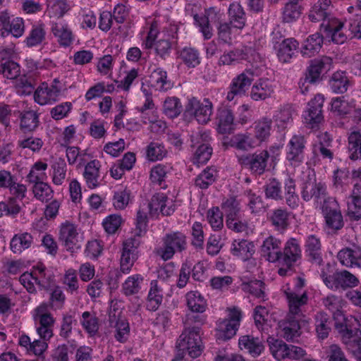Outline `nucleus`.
I'll return each mask as SVG.
<instances>
[{
  "instance_id": "1",
  "label": "nucleus",
  "mask_w": 361,
  "mask_h": 361,
  "mask_svg": "<svg viewBox=\"0 0 361 361\" xmlns=\"http://www.w3.org/2000/svg\"><path fill=\"white\" fill-rule=\"evenodd\" d=\"M53 327L51 326L37 325L36 331L40 338L31 341L27 335L22 334L18 338V345L23 348L25 353L29 355L43 357L44 352L48 348L47 341L54 335Z\"/></svg>"
},
{
  "instance_id": "2",
  "label": "nucleus",
  "mask_w": 361,
  "mask_h": 361,
  "mask_svg": "<svg viewBox=\"0 0 361 361\" xmlns=\"http://www.w3.org/2000/svg\"><path fill=\"white\" fill-rule=\"evenodd\" d=\"M212 111L213 104L208 98L201 102L196 97H192L185 106L183 117L186 121L195 118L199 123L206 124L210 121Z\"/></svg>"
},
{
  "instance_id": "3",
  "label": "nucleus",
  "mask_w": 361,
  "mask_h": 361,
  "mask_svg": "<svg viewBox=\"0 0 361 361\" xmlns=\"http://www.w3.org/2000/svg\"><path fill=\"white\" fill-rule=\"evenodd\" d=\"M227 318L219 319L216 323V338L219 341H225L233 337L240 326L242 312L236 307H228Z\"/></svg>"
},
{
  "instance_id": "4",
  "label": "nucleus",
  "mask_w": 361,
  "mask_h": 361,
  "mask_svg": "<svg viewBox=\"0 0 361 361\" xmlns=\"http://www.w3.org/2000/svg\"><path fill=\"white\" fill-rule=\"evenodd\" d=\"M267 342L271 354L278 361L286 358L297 360L302 357L305 355V350L302 348L288 345L282 340L273 336H269L267 339Z\"/></svg>"
},
{
  "instance_id": "5",
  "label": "nucleus",
  "mask_w": 361,
  "mask_h": 361,
  "mask_svg": "<svg viewBox=\"0 0 361 361\" xmlns=\"http://www.w3.org/2000/svg\"><path fill=\"white\" fill-rule=\"evenodd\" d=\"M269 157V152L264 149L238 157V161L242 167L248 169L252 174L261 176L267 171Z\"/></svg>"
},
{
  "instance_id": "6",
  "label": "nucleus",
  "mask_w": 361,
  "mask_h": 361,
  "mask_svg": "<svg viewBox=\"0 0 361 361\" xmlns=\"http://www.w3.org/2000/svg\"><path fill=\"white\" fill-rule=\"evenodd\" d=\"M211 139L210 132L207 130H200L191 135V146L200 145L193 157L194 164H204L210 159L213 149L208 142Z\"/></svg>"
},
{
  "instance_id": "7",
  "label": "nucleus",
  "mask_w": 361,
  "mask_h": 361,
  "mask_svg": "<svg viewBox=\"0 0 361 361\" xmlns=\"http://www.w3.org/2000/svg\"><path fill=\"white\" fill-rule=\"evenodd\" d=\"M272 43L279 60L288 63L294 56L298 42L294 38H284L279 31L272 32Z\"/></svg>"
},
{
  "instance_id": "8",
  "label": "nucleus",
  "mask_w": 361,
  "mask_h": 361,
  "mask_svg": "<svg viewBox=\"0 0 361 361\" xmlns=\"http://www.w3.org/2000/svg\"><path fill=\"white\" fill-rule=\"evenodd\" d=\"M322 209L326 225L329 228L338 231L344 226L339 205L334 198L328 197L325 199Z\"/></svg>"
},
{
  "instance_id": "9",
  "label": "nucleus",
  "mask_w": 361,
  "mask_h": 361,
  "mask_svg": "<svg viewBox=\"0 0 361 361\" xmlns=\"http://www.w3.org/2000/svg\"><path fill=\"white\" fill-rule=\"evenodd\" d=\"M324 97L321 94H317L308 103L306 110L303 114L305 123L312 129L318 128L324 121L323 104Z\"/></svg>"
},
{
  "instance_id": "10",
  "label": "nucleus",
  "mask_w": 361,
  "mask_h": 361,
  "mask_svg": "<svg viewBox=\"0 0 361 361\" xmlns=\"http://www.w3.org/2000/svg\"><path fill=\"white\" fill-rule=\"evenodd\" d=\"M285 295L288 306V312L286 316L290 318H296L299 320H307L303 311V308L308 301L306 292L299 295L295 292L288 289L285 291Z\"/></svg>"
},
{
  "instance_id": "11",
  "label": "nucleus",
  "mask_w": 361,
  "mask_h": 361,
  "mask_svg": "<svg viewBox=\"0 0 361 361\" xmlns=\"http://www.w3.org/2000/svg\"><path fill=\"white\" fill-rule=\"evenodd\" d=\"M306 140L302 135H295L287 145L286 159L294 167L298 166L304 161V149Z\"/></svg>"
},
{
  "instance_id": "12",
  "label": "nucleus",
  "mask_w": 361,
  "mask_h": 361,
  "mask_svg": "<svg viewBox=\"0 0 361 361\" xmlns=\"http://www.w3.org/2000/svg\"><path fill=\"white\" fill-rule=\"evenodd\" d=\"M221 18V14L219 10H216L214 7L206 9L202 16L195 15V23L199 27L200 31L205 39H209L213 36V29L211 23H219Z\"/></svg>"
},
{
  "instance_id": "13",
  "label": "nucleus",
  "mask_w": 361,
  "mask_h": 361,
  "mask_svg": "<svg viewBox=\"0 0 361 361\" xmlns=\"http://www.w3.org/2000/svg\"><path fill=\"white\" fill-rule=\"evenodd\" d=\"M333 8L331 0H317L309 11L308 18L313 23H327L336 18L332 16Z\"/></svg>"
},
{
  "instance_id": "14",
  "label": "nucleus",
  "mask_w": 361,
  "mask_h": 361,
  "mask_svg": "<svg viewBox=\"0 0 361 361\" xmlns=\"http://www.w3.org/2000/svg\"><path fill=\"white\" fill-rule=\"evenodd\" d=\"M59 240L68 251L74 252L80 247L76 226L69 221L61 224Z\"/></svg>"
},
{
  "instance_id": "15",
  "label": "nucleus",
  "mask_w": 361,
  "mask_h": 361,
  "mask_svg": "<svg viewBox=\"0 0 361 361\" xmlns=\"http://www.w3.org/2000/svg\"><path fill=\"white\" fill-rule=\"evenodd\" d=\"M252 81L253 74L250 71H246L237 75L232 80L229 86L226 99L231 102L236 96L244 94L251 85Z\"/></svg>"
},
{
  "instance_id": "16",
  "label": "nucleus",
  "mask_w": 361,
  "mask_h": 361,
  "mask_svg": "<svg viewBox=\"0 0 361 361\" xmlns=\"http://www.w3.org/2000/svg\"><path fill=\"white\" fill-rule=\"evenodd\" d=\"M351 323L352 320L336 326L341 335L342 342L350 353L361 347V331L358 329H350Z\"/></svg>"
},
{
  "instance_id": "17",
  "label": "nucleus",
  "mask_w": 361,
  "mask_h": 361,
  "mask_svg": "<svg viewBox=\"0 0 361 361\" xmlns=\"http://www.w3.org/2000/svg\"><path fill=\"white\" fill-rule=\"evenodd\" d=\"M201 338L195 329H185L182 338V351L192 358L197 357L202 353Z\"/></svg>"
},
{
  "instance_id": "18",
  "label": "nucleus",
  "mask_w": 361,
  "mask_h": 361,
  "mask_svg": "<svg viewBox=\"0 0 361 361\" xmlns=\"http://www.w3.org/2000/svg\"><path fill=\"white\" fill-rule=\"evenodd\" d=\"M176 248H180V238L178 233L166 234L163 238V244L156 247L154 252L166 261L174 255Z\"/></svg>"
},
{
  "instance_id": "19",
  "label": "nucleus",
  "mask_w": 361,
  "mask_h": 361,
  "mask_svg": "<svg viewBox=\"0 0 361 361\" xmlns=\"http://www.w3.org/2000/svg\"><path fill=\"white\" fill-rule=\"evenodd\" d=\"M281 246V240L272 235L269 236L264 240L261 246L262 255L269 262L274 263L279 261L282 257Z\"/></svg>"
},
{
  "instance_id": "20",
  "label": "nucleus",
  "mask_w": 361,
  "mask_h": 361,
  "mask_svg": "<svg viewBox=\"0 0 361 361\" xmlns=\"http://www.w3.org/2000/svg\"><path fill=\"white\" fill-rule=\"evenodd\" d=\"M215 123L220 134H231L234 130V115L231 109L224 107L217 110Z\"/></svg>"
},
{
  "instance_id": "21",
  "label": "nucleus",
  "mask_w": 361,
  "mask_h": 361,
  "mask_svg": "<svg viewBox=\"0 0 361 361\" xmlns=\"http://www.w3.org/2000/svg\"><path fill=\"white\" fill-rule=\"evenodd\" d=\"M307 322V320H299L286 316L284 319L279 322V326L283 333L282 336L289 341L300 336L301 326Z\"/></svg>"
},
{
  "instance_id": "22",
  "label": "nucleus",
  "mask_w": 361,
  "mask_h": 361,
  "mask_svg": "<svg viewBox=\"0 0 361 361\" xmlns=\"http://www.w3.org/2000/svg\"><path fill=\"white\" fill-rule=\"evenodd\" d=\"M300 246L295 238L288 240L282 252L281 257L282 264L288 269H291L295 263L301 259Z\"/></svg>"
},
{
  "instance_id": "23",
  "label": "nucleus",
  "mask_w": 361,
  "mask_h": 361,
  "mask_svg": "<svg viewBox=\"0 0 361 361\" xmlns=\"http://www.w3.org/2000/svg\"><path fill=\"white\" fill-rule=\"evenodd\" d=\"M331 63L332 59L327 56L312 61L307 68L305 82H308L310 84L315 83L320 79L323 71L329 69Z\"/></svg>"
},
{
  "instance_id": "24",
  "label": "nucleus",
  "mask_w": 361,
  "mask_h": 361,
  "mask_svg": "<svg viewBox=\"0 0 361 361\" xmlns=\"http://www.w3.org/2000/svg\"><path fill=\"white\" fill-rule=\"evenodd\" d=\"M323 303L329 310L332 312L335 320V326L343 324V322H350L351 320L356 321L352 316L348 318L344 315L341 310L343 301L340 298L334 295L327 296L323 300Z\"/></svg>"
},
{
  "instance_id": "25",
  "label": "nucleus",
  "mask_w": 361,
  "mask_h": 361,
  "mask_svg": "<svg viewBox=\"0 0 361 361\" xmlns=\"http://www.w3.org/2000/svg\"><path fill=\"white\" fill-rule=\"evenodd\" d=\"M332 138L326 132L318 136L317 142L312 146V153L315 157H320L323 159L331 161L334 159V152L331 149Z\"/></svg>"
},
{
  "instance_id": "26",
  "label": "nucleus",
  "mask_w": 361,
  "mask_h": 361,
  "mask_svg": "<svg viewBox=\"0 0 361 361\" xmlns=\"http://www.w3.org/2000/svg\"><path fill=\"white\" fill-rule=\"evenodd\" d=\"M320 27L321 30L325 32L326 37H331L334 42L341 44L346 41L347 37L342 30L343 23L337 18L329 20L321 24Z\"/></svg>"
},
{
  "instance_id": "27",
  "label": "nucleus",
  "mask_w": 361,
  "mask_h": 361,
  "mask_svg": "<svg viewBox=\"0 0 361 361\" xmlns=\"http://www.w3.org/2000/svg\"><path fill=\"white\" fill-rule=\"evenodd\" d=\"M60 93L61 89L49 87L47 82H43L35 90L34 99L37 104L44 105L56 102Z\"/></svg>"
},
{
  "instance_id": "28",
  "label": "nucleus",
  "mask_w": 361,
  "mask_h": 361,
  "mask_svg": "<svg viewBox=\"0 0 361 361\" xmlns=\"http://www.w3.org/2000/svg\"><path fill=\"white\" fill-rule=\"evenodd\" d=\"M274 92L273 82L267 78L259 79L252 87L250 96L255 101L264 100L270 97Z\"/></svg>"
},
{
  "instance_id": "29",
  "label": "nucleus",
  "mask_w": 361,
  "mask_h": 361,
  "mask_svg": "<svg viewBox=\"0 0 361 361\" xmlns=\"http://www.w3.org/2000/svg\"><path fill=\"white\" fill-rule=\"evenodd\" d=\"M167 196L164 193H156L154 195L148 204L149 214L156 216L159 213L164 216H169L173 212V209L166 207Z\"/></svg>"
},
{
  "instance_id": "30",
  "label": "nucleus",
  "mask_w": 361,
  "mask_h": 361,
  "mask_svg": "<svg viewBox=\"0 0 361 361\" xmlns=\"http://www.w3.org/2000/svg\"><path fill=\"white\" fill-rule=\"evenodd\" d=\"M326 195V186L322 182L306 183L301 192L303 200L308 202L314 198L319 201Z\"/></svg>"
},
{
  "instance_id": "31",
  "label": "nucleus",
  "mask_w": 361,
  "mask_h": 361,
  "mask_svg": "<svg viewBox=\"0 0 361 361\" xmlns=\"http://www.w3.org/2000/svg\"><path fill=\"white\" fill-rule=\"evenodd\" d=\"M229 22L235 28L242 30L246 25L247 17L243 7L239 2H233L228 10Z\"/></svg>"
},
{
  "instance_id": "32",
  "label": "nucleus",
  "mask_w": 361,
  "mask_h": 361,
  "mask_svg": "<svg viewBox=\"0 0 361 361\" xmlns=\"http://www.w3.org/2000/svg\"><path fill=\"white\" fill-rule=\"evenodd\" d=\"M51 32L54 36L57 38V42L61 47H70L73 40L74 35L72 30L67 25L60 23H53L51 26Z\"/></svg>"
},
{
  "instance_id": "33",
  "label": "nucleus",
  "mask_w": 361,
  "mask_h": 361,
  "mask_svg": "<svg viewBox=\"0 0 361 361\" xmlns=\"http://www.w3.org/2000/svg\"><path fill=\"white\" fill-rule=\"evenodd\" d=\"M255 50L251 47H245L242 49H235L226 54H224L219 60V65L220 66H229L234 62L241 60H249L250 55H251Z\"/></svg>"
},
{
  "instance_id": "34",
  "label": "nucleus",
  "mask_w": 361,
  "mask_h": 361,
  "mask_svg": "<svg viewBox=\"0 0 361 361\" xmlns=\"http://www.w3.org/2000/svg\"><path fill=\"white\" fill-rule=\"evenodd\" d=\"M321 242L314 235L307 237L305 244V252L312 263L320 265L322 262L321 255Z\"/></svg>"
},
{
  "instance_id": "35",
  "label": "nucleus",
  "mask_w": 361,
  "mask_h": 361,
  "mask_svg": "<svg viewBox=\"0 0 361 361\" xmlns=\"http://www.w3.org/2000/svg\"><path fill=\"white\" fill-rule=\"evenodd\" d=\"M239 348L247 350L252 356L259 355L264 350V345L258 338L252 335H245L240 337Z\"/></svg>"
},
{
  "instance_id": "36",
  "label": "nucleus",
  "mask_w": 361,
  "mask_h": 361,
  "mask_svg": "<svg viewBox=\"0 0 361 361\" xmlns=\"http://www.w3.org/2000/svg\"><path fill=\"white\" fill-rule=\"evenodd\" d=\"M329 83L334 92L343 94L347 91L350 80L345 71H338L332 74Z\"/></svg>"
},
{
  "instance_id": "37",
  "label": "nucleus",
  "mask_w": 361,
  "mask_h": 361,
  "mask_svg": "<svg viewBox=\"0 0 361 361\" xmlns=\"http://www.w3.org/2000/svg\"><path fill=\"white\" fill-rule=\"evenodd\" d=\"M149 85L158 91H165L171 87V83L167 80V73L160 68L154 69L150 74Z\"/></svg>"
},
{
  "instance_id": "38",
  "label": "nucleus",
  "mask_w": 361,
  "mask_h": 361,
  "mask_svg": "<svg viewBox=\"0 0 361 361\" xmlns=\"http://www.w3.org/2000/svg\"><path fill=\"white\" fill-rule=\"evenodd\" d=\"M99 161L95 159L85 166L83 176L89 188H95L99 185Z\"/></svg>"
},
{
  "instance_id": "39",
  "label": "nucleus",
  "mask_w": 361,
  "mask_h": 361,
  "mask_svg": "<svg viewBox=\"0 0 361 361\" xmlns=\"http://www.w3.org/2000/svg\"><path fill=\"white\" fill-rule=\"evenodd\" d=\"M347 149L351 160L361 159V133L359 131L354 130L348 134Z\"/></svg>"
},
{
  "instance_id": "40",
  "label": "nucleus",
  "mask_w": 361,
  "mask_h": 361,
  "mask_svg": "<svg viewBox=\"0 0 361 361\" xmlns=\"http://www.w3.org/2000/svg\"><path fill=\"white\" fill-rule=\"evenodd\" d=\"M186 305L192 312L203 313L207 307L204 298L197 291H190L185 295Z\"/></svg>"
},
{
  "instance_id": "41",
  "label": "nucleus",
  "mask_w": 361,
  "mask_h": 361,
  "mask_svg": "<svg viewBox=\"0 0 361 361\" xmlns=\"http://www.w3.org/2000/svg\"><path fill=\"white\" fill-rule=\"evenodd\" d=\"M33 319L36 325H44L54 326L55 319L49 312L48 305L42 303L37 307L33 312Z\"/></svg>"
},
{
  "instance_id": "42",
  "label": "nucleus",
  "mask_w": 361,
  "mask_h": 361,
  "mask_svg": "<svg viewBox=\"0 0 361 361\" xmlns=\"http://www.w3.org/2000/svg\"><path fill=\"white\" fill-rule=\"evenodd\" d=\"M323 37L319 33L313 34L304 42L302 48L303 56L311 57L318 53L322 48Z\"/></svg>"
},
{
  "instance_id": "43",
  "label": "nucleus",
  "mask_w": 361,
  "mask_h": 361,
  "mask_svg": "<svg viewBox=\"0 0 361 361\" xmlns=\"http://www.w3.org/2000/svg\"><path fill=\"white\" fill-rule=\"evenodd\" d=\"M231 252L234 256L241 257L245 260L251 257L254 252V245L246 240H236L232 243Z\"/></svg>"
},
{
  "instance_id": "44",
  "label": "nucleus",
  "mask_w": 361,
  "mask_h": 361,
  "mask_svg": "<svg viewBox=\"0 0 361 361\" xmlns=\"http://www.w3.org/2000/svg\"><path fill=\"white\" fill-rule=\"evenodd\" d=\"M20 128L24 133L35 130L39 124L38 114L34 111H27L20 114Z\"/></svg>"
},
{
  "instance_id": "45",
  "label": "nucleus",
  "mask_w": 361,
  "mask_h": 361,
  "mask_svg": "<svg viewBox=\"0 0 361 361\" xmlns=\"http://www.w3.org/2000/svg\"><path fill=\"white\" fill-rule=\"evenodd\" d=\"M272 120L264 117L255 123V137L259 142H264L270 136Z\"/></svg>"
},
{
  "instance_id": "46",
  "label": "nucleus",
  "mask_w": 361,
  "mask_h": 361,
  "mask_svg": "<svg viewBox=\"0 0 361 361\" xmlns=\"http://www.w3.org/2000/svg\"><path fill=\"white\" fill-rule=\"evenodd\" d=\"M217 171L214 166H208L195 178V185L201 189H207L216 180Z\"/></svg>"
},
{
  "instance_id": "47",
  "label": "nucleus",
  "mask_w": 361,
  "mask_h": 361,
  "mask_svg": "<svg viewBox=\"0 0 361 361\" xmlns=\"http://www.w3.org/2000/svg\"><path fill=\"white\" fill-rule=\"evenodd\" d=\"M32 243V236L28 233L16 234L11 240V249L14 253H20Z\"/></svg>"
},
{
  "instance_id": "48",
  "label": "nucleus",
  "mask_w": 361,
  "mask_h": 361,
  "mask_svg": "<svg viewBox=\"0 0 361 361\" xmlns=\"http://www.w3.org/2000/svg\"><path fill=\"white\" fill-rule=\"evenodd\" d=\"M162 302L161 290L157 285V281L152 280L147 296V308L150 311H156Z\"/></svg>"
},
{
  "instance_id": "49",
  "label": "nucleus",
  "mask_w": 361,
  "mask_h": 361,
  "mask_svg": "<svg viewBox=\"0 0 361 361\" xmlns=\"http://www.w3.org/2000/svg\"><path fill=\"white\" fill-rule=\"evenodd\" d=\"M302 13V8L295 0H289L284 6L283 11V21L292 23L298 19Z\"/></svg>"
},
{
  "instance_id": "50",
  "label": "nucleus",
  "mask_w": 361,
  "mask_h": 361,
  "mask_svg": "<svg viewBox=\"0 0 361 361\" xmlns=\"http://www.w3.org/2000/svg\"><path fill=\"white\" fill-rule=\"evenodd\" d=\"M143 278L140 274L129 276L122 285L123 293L126 296H130L139 293L141 289V283Z\"/></svg>"
},
{
  "instance_id": "51",
  "label": "nucleus",
  "mask_w": 361,
  "mask_h": 361,
  "mask_svg": "<svg viewBox=\"0 0 361 361\" xmlns=\"http://www.w3.org/2000/svg\"><path fill=\"white\" fill-rule=\"evenodd\" d=\"M339 262L346 267L353 269H360L357 259L360 255H355L354 250L350 248H345L340 250L337 255Z\"/></svg>"
},
{
  "instance_id": "52",
  "label": "nucleus",
  "mask_w": 361,
  "mask_h": 361,
  "mask_svg": "<svg viewBox=\"0 0 361 361\" xmlns=\"http://www.w3.org/2000/svg\"><path fill=\"white\" fill-rule=\"evenodd\" d=\"M47 167L48 165L46 163L42 161L36 162L27 174V180L32 184L44 181L47 178V175L44 171Z\"/></svg>"
},
{
  "instance_id": "53",
  "label": "nucleus",
  "mask_w": 361,
  "mask_h": 361,
  "mask_svg": "<svg viewBox=\"0 0 361 361\" xmlns=\"http://www.w3.org/2000/svg\"><path fill=\"white\" fill-rule=\"evenodd\" d=\"M315 326L318 337L326 338L330 331V320L328 315L324 312H318L315 315Z\"/></svg>"
},
{
  "instance_id": "54",
  "label": "nucleus",
  "mask_w": 361,
  "mask_h": 361,
  "mask_svg": "<svg viewBox=\"0 0 361 361\" xmlns=\"http://www.w3.org/2000/svg\"><path fill=\"white\" fill-rule=\"evenodd\" d=\"M53 169V183L60 185L66 178L67 166L63 158H57L51 165Z\"/></svg>"
},
{
  "instance_id": "55",
  "label": "nucleus",
  "mask_w": 361,
  "mask_h": 361,
  "mask_svg": "<svg viewBox=\"0 0 361 361\" xmlns=\"http://www.w3.org/2000/svg\"><path fill=\"white\" fill-rule=\"evenodd\" d=\"M288 218L289 214L286 209H276L273 212L270 221L277 230H285L289 224Z\"/></svg>"
},
{
  "instance_id": "56",
  "label": "nucleus",
  "mask_w": 361,
  "mask_h": 361,
  "mask_svg": "<svg viewBox=\"0 0 361 361\" xmlns=\"http://www.w3.org/2000/svg\"><path fill=\"white\" fill-rule=\"evenodd\" d=\"M221 207L225 212L226 219L235 218L240 215V204L235 197L231 196L224 200Z\"/></svg>"
},
{
  "instance_id": "57",
  "label": "nucleus",
  "mask_w": 361,
  "mask_h": 361,
  "mask_svg": "<svg viewBox=\"0 0 361 361\" xmlns=\"http://www.w3.org/2000/svg\"><path fill=\"white\" fill-rule=\"evenodd\" d=\"M84 329L90 335L96 334L99 329L98 318L94 314L89 312H84L80 320Z\"/></svg>"
},
{
  "instance_id": "58",
  "label": "nucleus",
  "mask_w": 361,
  "mask_h": 361,
  "mask_svg": "<svg viewBox=\"0 0 361 361\" xmlns=\"http://www.w3.org/2000/svg\"><path fill=\"white\" fill-rule=\"evenodd\" d=\"M46 32L42 25L35 26L25 39V43L28 47H32L40 44L45 39Z\"/></svg>"
},
{
  "instance_id": "59",
  "label": "nucleus",
  "mask_w": 361,
  "mask_h": 361,
  "mask_svg": "<svg viewBox=\"0 0 361 361\" xmlns=\"http://www.w3.org/2000/svg\"><path fill=\"white\" fill-rule=\"evenodd\" d=\"M207 219L214 230H221L224 226L223 212L219 207H213L207 211Z\"/></svg>"
},
{
  "instance_id": "60",
  "label": "nucleus",
  "mask_w": 361,
  "mask_h": 361,
  "mask_svg": "<svg viewBox=\"0 0 361 361\" xmlns=\"http://www.w3.org/2000/svg\"><path fill=\"white\" fill-rule=\"evenodd\" d=\"M130 190L126 188L115 191L113 197L114 207L116 209H124L130 202Z\"/></svg>"
},
{
  "instance_id": "61",
  "label": "nucleus",
  "mask_w": 361,
  "mask_h": 361,
  "mask_svg": "<svg viewBox=\"0 0 361 361\" xmlns=\"http://www.w3.org/2000/svg\"><path fill=\"white\" fill-rule=\"evenodd\" d=\"M114 337L120 343L127 341L130 334V326L126 319H118L114 326Z\"/></svg>"
},
{
  "instance_id": "62",
  "label": "nucleus",
  "mask_w": 361,
  "mask_h": 361,
  "mask_svg": "<svg viewBox=\"0 0 361 361\" xmlns=\"http://www.w3.org/2000/svg\"><path fill=\"white\" fill-rule=\"evenodd\" d=\"M32 192L35 197L42 202H47L52 197L53 190L44 181L33 184Z\"/></svg>"
},
{
  "instance_id": "63",
  "label": "nucleus",
  "mask_w": 361,
  "mask_h": 361,
  "mask_svg": "<svg viewBox=\"0 0 361 361\" xmlns=\"http://www.w3.org/2000/svg\"><path fill=\"white\" fill-rule=\"evenodd\" d=\"M0 74L7 79H16L20 75V66L13 61L1 63Z\"/></svg>"
},
{
  "instance_id": "64",
  "label": "nucleus",
  "mask_w": 361,
  "mask_h": 361,
  "mask_svg": "<svg viewBox=\"0 0 361 361\" xmlns=\"http://www.w3.org/2000/svg\"><path fill=\"white\" fill-rule=\"evenodd\" d=\"M164 112L170 118H176L180 114L179 99L178 97H167L164 104Z\"/></svg>"
}]
</instances>
